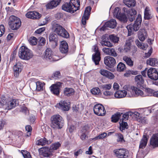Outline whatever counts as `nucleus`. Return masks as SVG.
<instances>
[{"label": "nucleus", "mask_w": 158, "mask_h": 158, "mask_svg": "<svg viewBox=\"0 0 158 158\" xmlns=\"http://www.w3.org/2000/svg\"><path fill=\"white\" fill-rule=\"evenodd\" d=\"M61 77L60 73L59 71H56L53 73L52 75L51 79H57L60 78Z\"/></svg>", "instance_id": "45"}, {"label": "nucleus", "mask_w": 158, "mask_h": 158, "mask_svg": "<svg viewBox=\"0 0 158 158\" xmlns=\"http://www.w3.org/2000/svg\"><path fill=\"white\" fill-rule=\"evenodd\" d=\"M81 106L80 105H78L73 106V108L74 111H75L76 112H77L80 111L81 109Z\"/></svg>", "instance_id": "61"}, {"label": "nucleus", "mask_w": 158, "mask_h": 158, "mask_svg": "<svg viewBox=\"0 0 158 158\" xmlns=\"http://www.w3.org/2000/svg\"><path fill=\"white\" fill-rule=\"evenodd\" d=\"M105 64L110 68H113L115 65L116 61L114 58L110 56H106L104 58Z\"/></svg>", "instance_id": "12"}, {"label": "nucleus", "mask_w": 158, "mask_h": 158, "mask_svg": "<svg viewBox=\"0 0 158 158\" xmlns=\"http://www.w3.org/2000/svg\"><path fill=\"white\" fill-rule=\"evenodd\" d=\"M100 73L102 75L110 79H113L114 77V76L113 74L110 72L105 69L100 70Z\"/></svg>", "instance_id": "29"}, {"label": "nucleus", "mask_w": 158, "mask_h": 158, "mask_svg": "<svg viewBox=\"0 0 158 158\" xmlns=\"http://www.w3.org/2000/svg\"><path fill=\"white\" fill-rule=\"evenodd\" d=\"M33 56L31 50L25 46H21L19 49V56L21 59L28 60L31 58Z\"/></svg>", "instance_id": "3"}, {"label": "nucleus", "mask_w": 158, "mask_h": 158, "mask_svg": "<svg viewBox=\"0 0 158 158\" xmlns=\"http://www.w3.org/2000/svg\"><path fill=\"white\" fill-rule=\"evenodd\" d=\"M9 24L12 30H16L20 27L21 23L19 18L12 15L10 17Z\"/></svg>", "instance_id": "4"}, {"label": "nucleus", "mask_w": 158, "mask_h": 158, "mask_svg": "<svg viewBox=\"0 0 158 158\" xmlns=\"http://www.w3.org/2000/svg\"><path fill=\"white\" fill-rule=\"evenodd\" d=\"M69 3L76 9H77V10L80 9V2L79 0H70Z\"/></svg>", "instance_id": "34"}, {"label": "nucleus", "mask_w": 158, "mask_h": 158, "mask_svg": "<svg viewBox=\"0 0 158 158\" xmlns=\"http://www.w3.org/2000/svg\"><path fill=\"white\" fill-rule=\"evenodd\" d=\"M53 52L50 48H47L45 51L44 58L47 60L54 61Z\"/></svg>", "instance_id": "22"}, {"label": "nucleus", "mask_w": 158, "mask_h": 158, "mask_svg": "<svg viewBox=\"0 0 158 158\" xmlns=\"http://www.w3.org/2000/svg\"><path fill=\"white\" fill-rule=\"evenodd\" d=\"M117 141L118 142H120L121 143L125 142V140L124 139L123 136L122 134L120 133L118 134Z\"/></svg>", "instance_id": "58"}, {"label": "nucleus", "mask_w": 158, "mask_h": 158, "mask_svg": "<svg viewBox=\"0 0 158 158\" xmlns=\"http://www.w3.org/2000/svg\"><path fill=\"white\" fill-rule=\"evenodd\" d=\"M52 25V30L55 33L65 38H69V34L62 26L55 23H53Z\"/></svg>", "instance_id": "2"}, {"label": "nucleus", "mask_w": 158, "mask_h": 158, "mask_svg": "<svg viewBox=\"0 0 158 158\" xmlns=\"http://www.w3.org/2000/svg\"><path fill=\"white\" fill-rule=\"evenodd\" d=\"M106 135L107 133L106 132H103L94 137L93 139L95 140L97 139H102L105 138Z\"/></svg>", "instance_id": "54"}, {"label": "nucleus", "mask_w": 158, "mask_h": 158, "mask_svg": "<svg viewBox=\"0 0 158 158\" xmlns=\"http://www.w3.org/2000/svg\"><path fill=\"white\" fill-rule=\"evenodd\" d=\"M157 63L158 61L157 59L155 58H150L146 61L147 64L153 66L156 65V64H157Z\"/></svg>", "instance_id": "39"}, {"label": "nucleus", "mask_w": 158, "mask_h": 158, "mask_svg": "<svg viewBox=\"0 0 158 158\" xmlns=\"http://www.w3.org/2000/svg\"><path fill=\"white\" fill-rule=\"evenodd\" d=\"M19 105V102L18 99L12 98L7 102L5 107L6 109L10 110L15 108Z\"/></svg>", "instance_id": "10"}, {"label": "nucleus", "mask_w": 158, "mask_h": 158, "mask_svg": "<svg viewBox=\"0 0 158 158\" xmlns=\"http://www.w3.org/2000/svg\"><path fill=\"white\" fill-rule=\"evenodd\" d=\"M102 88L104 90H109L111 87V84H105L102 86Z\"/></svg>", "instance_id": "60"}, {"label": "nucleus", "mask_w": 158, "mask_h": 158, "mask_svg": "<svg viewBox=\"0 0 158 158\" xmlns=\"http://www.w3.org/2000/svg\"><path fill=\"white\" fill-rule=\"evenodd\" d=\"M48 143V140L45 137L41 139L36 142V144L38 145L43 146Z\"/></svg>", "instance_id": "38"}, {"label": "nucleus", "mask_w": 158, "mask_h": 158, "mask_svg": "<svg viewBox=\"0 0 158 158\" xmlns=\"http://www.w3.org/2000/svg\"><path fill=\"white\" fill-rule=\"evenodd\" d=\"M138 37L139 40L141 41H143L147 37V33L146 32H139Z\"/></svg>", "instance_id": "44"}, {"label": "nucleus", "mask_w": 158, "mask_h": 158, "mask_svg": "<svg viewBox=\"0 0 158 158\" xmlns=\"http://www.w3.org/2000/svg\"><path fill=\"white\" fill-rule=\"evenodd\" d=\"M62 84L61 82H58L52 85L50 87V89L51 92L55 95L57 96L59 95Z\"/></svg>", "instance_id": "9"}, {"label": "nucleus", "mask_w": 158, "mask_h": 158, "mask_svg": "<svg viewBox=\"0 0 158 158\" xmlns=\"http://www.w3.org/2000/svg\"><path fill=\"white\" fill-rule=\"evenodd\" d=\"M120 8L118 7H116L114 10V16H115L117 18H118L119 15H120L122 14L120 12Z\"/></svg>", "instance_id": "53"}, {"label": "nucleus", "mask_w": 158, "mask_h": 158, "mask_svg": "<svg viewBox=\"0 0 158 158\" xmlns=\"http://www.w3.org/2000/svg\"><path fill=\"white\" fill-rule=\"evenodd\" d=\"M138 71H134L132 70H129L126 71L125 73L124 74L125 77H128L131 75H136L138 74Z\"/></svg>", "instance_id": "46"}, {"label": "nucleus", "mask_w": 158, "mask_h": 158, "mask_svg": "<svg viewBox=\"0 0 158 158\" xmlns=\"http://www.w3.org/2000/svg\"><path fill=\"white\" fill-rule=\"evenodd\" d=\"M123 59L128 66L132 67L133 65L134 61L131 60L130 57H128L127 56H125L123 57Z\"/></svg>", "instance_id": "35"}, {"label": "nucleus", "mask_w": 158, "mask_h": 158, "mask_svg": "<svg viewBox=\"0 0 158 158\" xmlns=\"http://www.w3.org/2000/svg\"><path fill=\"white\" fill-rule=\"evenodd\" d=\"M131 89L133 92L134 93L136 96L140 95L142 97H145L146 96H154V91L150 88H148L145 89V92L146 93L145 95L144 94L142 90L134 86H131Z\"/></svg>", "instance_id": "5"}, {"label": "nucleus", "mask_w": 158, "mask_h": 158, "mask_svg": "<svg viewBox=\"0 0 158 158\" xmlns=\"http://www.w3.org/2000/svg\"><path fill=\"white\" fill-rule=\"evenodd\" d=\"M21 153L24 158H32L30 153L27 151L22 150Z\"/></svg>", "instance_id": "56"}, {"label": "nucleus", "mask_w": 158, "mask_h": 158, "mask_svg": "<svg viewBox=\"0 0 158 158\" xmlns=\"http://www.w3.org/2000/svg\"><path fill=\"white\" fill-rule=\"evenodd\" d=\"M7 102L6 100V97L4 95L1 96L0 97V104L1 105L5 106Z\"/></svg>", "instance_id": "50"}, {"label": "nucleus", "mask_w": 158, "mask_h": 158, "mask_svg": "<svg viewBox=\"0 0 158 158\" xmlns=\"http://www.w3.org/2000/svg\"><path fill=\"white\" fill-rule=\"evenodd\" d=\"M122 114L119 112L113 114L111 117V121L112 122L116 123L119 120L120 117L122 116Z\"/></svg>", "instance_id": "33"}, {"label": "nucleus", "mask_w": 158, "mask_h": 158, "mask_svg": "<svg viewBox=\"0 0 158 158\" xmlns=\"http://www.w3.org/2000/svg\"><path fill=\"white\" fill-rule=\"evenodd\" d=\"M120 114H122V118L121 120L122 121H124V120H126L128 119V114L126 112L124 114H123L122 113H120Z\"/></svg>", "instance_id": "63"}, {"label": "nucleus", "mask_w": 158, "mask_h": 158, "mask_svg": "<svg viewBox=\"0 0 158 158\" xmlns=\"http://www.w3.org/2000/svg\"><path fill=\"white\" fill-rule=\"evenodd\" d=\"M49 40L50 42H54L55 43V47L58 44V38L57 35L54 33H51L49 35Z\"/></svg>", "instance_id": "24"}, {"label": "nucleus", "mask_w": 158, "mask_h": 158, "mask_svg": "<svg viewBox=\"0 0 158 158\" xmlns=\"http://www.w3.org/2000/svg\"><path fill=\"white\" fill-rule=\"evenodd\" d=\"M123 3L129 7H133L135 5V0H124Z\"/></svg>", "instance_id": "37"}, {"label": "nucleus", "mask_w": 158, "mask_h": 158, "mask_svg": "<svg viewBox=\"0 0 158 158\" xmlns=\"http://www.w3.org/2000/svg\"><path fill=\"white\" fill-rule=\"evenodd\" d=\"M56 106L64 111H68L70 108V104L65 101H61L56 104Z\"/></svg>", "instance_id": "18"}, {"label": "nucleus", "mask_w": 158, "mask_h": 158, "mask_svg": "<svg viewBox=\"0 0 158 158\" xmlns=\"http://www.w3.org/2000/svg\"><path fill=\"white\" fill-rule=\"evenodd\" d=\"M91 9V8L90 6H87L85 8L81 19V23L83 25L86 24V20H88L89 17Z\"/></svg>", "instance_id": "15"}, {"label": "nucleus", "mask_w": 158, "mask_h": 158, "mask_svg": "<svg viewBox=\"0 0 158 158\" xmlns=\"http://www.w3.org/2000/svg\"><path fill=\"white\" fill-rule=\"evenodd\" d=\"M102 50L104 52L110 56L114 57L117 56H118L117 53L115 51L114 49L113 48H103Z\"/></svg>", "instance_id": "25"}, {"label": "nucleus", "mask_w": 158, "mask_h": 158, "mask_svg": "<svg viewBox=\"0 0 158 158\" xmlns=\"http://www.w3.org/2000/svg\"><path fill=\"white\" fill-rule=\"evenodd\" d=\"M114 152L116 156L119 158H127L128 152L125 149H119L114 150Z\"/></svg>", "instance_id": "13"}, {"label": "nucleus", "mask_w": 158, "mask_h": 158, "mask_svg": "<svg viewBox=\"0 0 158 158\" xmlns=\"http://www.w3.org/2000/svg\"><path fill=\"white\" fill-rule=\"evenodd\" d=\"M40 154L45 157H50L53 156L52 151L49 147H44L39 149Z\"/></svg>", "instance_id": "8"}, {"label": "nucleus", "mask_w": 158, "mask_h": 158, "mask_svg": "<svg viewBox=\"0 0 158 158\" xmlns=\"http://www.w3.org/2000/svg\"><path fill=\"white\" fill-rule=\"evenodd\" d=\"M45 30V27H43L40 28L37 30H36L35 31V33H36L37 34H40L42 32L44 31Z\"/></svg>", "instance_id": "62"}, {"label": "nucleus", "mask_w": 158, "mask_h": 158, "mask_svg": "<svg viewBox=\"0 0 158 158\" xmlns=\"http://www.w3.org/2000/svg\"><path fill=\"white\" fill-rule=\"evenodd\" d=\"M125 65L122 62L119 63L117 67V71L119 72H123L126 69Z\"/></svg>", "instance_id": "43"}, {"label": "nucleus", "mask_w": 158, "mask_h": 158, "mask_svg": "<svg viewBox=\"0 0 158 158\" xmlns=\"http://www.w3.org/2000/svg\"><path fill=\"white\" fill-rule=\"evenodd\" d=\"M126 27L128 31V35L130 36L131 35L132 32L133 31V26L131 24H129Z\"/></svg>", "instance_id": "57"}, {"label": "nucleus", "mask_w": 158, "mask_h": 158, "mask_svg": "<svg viewBox=\"0 0 158 158\" xmlns=\"http://www.w3.org/2000/svg\"><path fill=\"white\" fill-rule=\"evenodd\" d=\"M147 75L148 77L152 80L156 81L158 79V72L156 69L150 68L148 70Z\"/></svg>", "instance_id": "11"}, {"label": "nucleus", "mask_w": 158, "mask_h": 158, "mask_svg": "<svg viewBox=\"0 0 158 158\" xmlns=\"http://www.w3.org/2000/svg\"><path fill=\"white\" fill-rule=\"evenodd\" d=\"M116 25L117 23L116 20L114 19H111L106 22L105 24L101 28V30L104 31L107 29V27L114 28L116 27Z\"/></svg>", "instance_id": "14"}, {"label": "nucleus", "mask_w": 158, "mask_h": 158, "mask_svg": "<svg viewBox=\"0 0 158 158\" xmlns=\"http://www.w3.org/2000/svg\"><path fill=\"white\" fill-rule=\"evenodd\" d=\"M152 18L151 14H150V10L148 7H146L144 12V19H145L149 20Z\"/></svg>", "instance_id": "36"}, {"label": "nucleus", "mask_w": 158, "mask_h": 158, "mask_svg": "<svg viewBox=\"0 0 158 158\" xmlns=\"http://www.w3.org/2000/svg\"><path fill=\"white\" fill-rule=\"evenodd\" d=\"M100 52H96L92 55V60L96 65H98L101 59Z\"/></svg>", "instance_id": "28"}, {"label": "nucleus", "mask_w": 158, "mask_h": 158, "mask_svg": "<svg viewBox=\"0 0 158 158\" xmlns=\"http://www.w3.org/2000/svg\"><path fill=\"white\" fill-rule=\"evenodd\" d=\"M61 1V0H52L46 5V7L49 9H53L58 5Z\"/></svg>", "instance_id": "26"}, {"label": "nucleus", "mask_w": 158, "mask_h": 158, "mask_svg": "<svg viewBox=\"0 0 158 158\" xmlns=\"http://www.w3.org/2000/svg\"><path fill=\"white\" fill-rule=\"evenodd\" d=\"M120 131L123 132V130L125 129H127L128 128V126L127 123L126 122H124L123 121H121L120 120Z\"/></svg>", "instance_id": "42"}, {"label": "nucleus", "mask_w": 158, "mask_h": 158, "mask_svg": "<svg viewBox=\"0 0 158 158\" xmlns=\"http://www.w3.org/2000/svg\"><path fill=\"white\" fill-rule=\"evenodd\" d=\"M5 32V27L3 25H0V37H1L4 33Z\"/></svg>", "instance_id": "64"}, {"label": "nucleus", "mask_w": 158, "mask_h": 158, "mask_svg": "<svg viewBox=\"0 0 158 158\" xmlns=\"http://www.w3.org/2000/svg\"><path fill=\"white\" fill-rule=\"evenodd\" d=\"M118 18L123 23H126L128 20L127 17L124 14H122L120 15H119Z\"/></svg>", "instance_id": "47"}, {"label": "nucleus", "mask_w": 158, "mask_h": 158, "mask_svg": "<svg viewBox=\"0 0 158 158\" xmlns=\"http://www.w3.org/2000/svg\"><path fill=\"white\" fill-rule=\"evenodd\" d=\"M148 138L146 135H143L142 139L140 141L139 148H144L147 145Z\"/></svg>", "instance_id": "32"}, {"label": "nucleus", "mask_w": 158, "mask_h": 158, "mask_svg": "<svg viewBox=\"0 0 158 158\" xmlns=\"http://www.w3.org/2000/svg\"><path fill=\"white\" fill-rule=\"evenodd\" d=\"M123 10L127 15L128 20L130 22H132L135 20L137 16V11L134 9L127 10V9L124 7Z\"/></svg>", "instance_id": "6"}, {"label": "nucleus", "mask_w": 158, "mask_h": 158, "mask_svg": "<svg viewBox=\"0 0 158 158\" xmlns=\"http://www.w3.org/2000/svg\"><path fill=\"white\" fill-rule=\"evenodd\" d=\"M93 110L94 113L98 116H103L106 112L104 106L101 104L95 105Z\"/></svg>", "instance_id": "7"}, {"label": "nucleus", "mask_w": 158, "mask_h": 158, "mask_svg": "<svg viewBox=\"0 0 158 158\" xmlns=\"http://www.w3.org/2000/svg\"><path fill=\"white\" fill-rule=\"evenodd\" d=\"M91 93L94 95H99L100 92V90L98 87L93 88L91 90Z\"/></svg>", "instance_id": "52"}, {"label": "nucleus", "mask_w": 158, "mask_h": 158, "mask_svg": "<svg viewBox=\"0 0 158 158\" xmlns=\"http://www.w3.org/2000/svg\"><path fill=\"white\" fill-rule=\"evenodd\" d=\"M26 130L27 131V134L25 135L26 137H29L31 135L30 133L32 131V127L30 125H27L25 127Z\"/></svg>", "instance_id": "55"}, {"label": "nucleus", "mask_w": 158, "mask_h": 158, "mask_svg": "<svg viewBox=\"0 0 158 158\" xmlns=\"http://www.w3.org/2000/svg\"><path fill=\"white\" fill-rule=\"evenodd\" d=\"M62 9L65 11L71 13H73L77 10L69 3L66 2L63 5L62 7Z\"/></svg>", "instance_id": "17"}, {"label": "nucleus", "mask_w": 158, "mask_h": 158, "mask_svg": "<svg viewBox=\"0 0 158 158\" xmlns=\"http://www.w3.org/2000/svg\"><path fill=\"white\" fill-rule=\"evenodd\" d=\"M142 22L141 16L140 14L138 15L135 21L134 24L132 25L133 27V31H137L141 26Z\"/></svg>", "instance_id": "20"}, {"label": "nucleus", "mask_w": 158, "mask_h": 158, "mask_svg": "<svg viewBox=\"0 0 158 158\" xmlns=\"http://www.w3.org/2000/svg\"><path fill=\"white\" fill-rule=\"evenodd\" d=\"M127 92L125 90L118 91L114 94V97L117 98H121L124 97L127 95Z\"/></svg>", "instance_id": "31"}, {"label": "nucleus", "mask_w": 158, "mask_h": 158, "mask_svg": "<svg viewBox=\"0 0 158 158\" xmlns=\"http://www.w3.org/2000/svg\"><path fill=\"white\" fill-rule=\"evenodd\" d=\"M131 43L130 42H127L124 46L123 51L124 52H127L129 51L131 49Z\"/></svg>", "instance_id": "48"}, {"label": "nucleus", "mask_w": 158, "mask_h": 158, "mask_svg": "<svg viewBox=\"0 0 158 158\" xmlns=\"http://www.w3.org/2000/svg\"><path fill=\"white\" fill-rule=\"evenodd\" d=\"M23 68L22 66L19 63H17L15 64L13 67L14 71V74L15 77H18L19 73L22 71Z\"/></svg>", "instance_id": "23"}, {"label": "nucleus", "mask_w": 158, "mask_h": 158, "mask_svg": "<svg viewBox=\"0 0 158 158\" xmlns=\"http://www.w3.org/2000/svg\"><path fill=\"white\" fill-rule=\"evenodd\" d=\"M7 123L6 120L5 119H2L0 121V130L2 129L4 125Z\"/></svg>", "instance_id": "59"}, {"label": "nucleus", "mask_w": 158, "mask_h": 158, "mask_svg": "<svg viewBox=\"0 0 158 158\" xmlns=\"http://www.w3.org/2000/svg\"><path fill=\"white\" fill-rule=\"evenodd\" d=\"M101 44L102 46H105L111 47L113 46L112 44L110 41H107L106 40H102L101 42Z\"/></svg>", "instance_id": "49"}, {"label": "nucleus", "mask_w": 158, "mask_h": 158, "mask_svg": "<svg viewBox=\"0 0 158 158\" xmlns=\"http://www.w3.org/2000/svg\"><path fill=\"white\" fill-rule=\"evenodd\" d=\"M75 93L74 90L72 88L66 87L64 90V94L68 97L73 95Z\"/></svg>", "instance_id": "30"}, {"label": "nucleus", "mask_w": 158, "mask_h": 158, "mask_svg": "<svg viewBox=\"0 0 158 158\" xmlns=\"http://www.w3.org/2000/svg\"><path fill=\"white\" fill-rule=\"evenodd\" d=\"M41 16L40 14L35 11L28 12L26 15L27 18L32 19H39Z\"/></svg>", "instance_id": "19"}, {"label": "nucleus", "mask_w": 158, "mask_h": 158, "mask_svg": "<svg viewBox=\"0 0 158 158\" xmlns=\"http://www.w3.org/2000/svg\"><path fill=\"white\" fill-rule=\"evenodd\" d=\"M135 80L138 88L143 87L144 81L141 75L139 74L135 76Z\"/></svg>", "instance_id": "21"}, {"label": "nucleus", "mask_w": 158, "mask_h": 158, "mask_svg": "<svg viewBox=\"0 0 158 158\" xmlns=\"http://www.w3.org/2000/svg\"><path fill=\"white\" fill-rule=\"evenodd\" d=\"M60 52L62 54H66L69 51V46L67 42L64 40L60 41L59 48Z\"/></svg>", "instance_id": "16"}, {"label": "nucleus", "mask_w": 158, "mask_h": 158, "mask_svg": "<svg viewBox=\"0 0 158 158\" xmlns=\"http://www.w3.org/2000/svg\"><path fill=\"white\" fill-rule=\"evenodd\" d=\"M108 40H110L114 43H118L119 40V38L116 36L115 35L112 34L109 35L107 38Z\"/></svg>", "instance_id": "40"}, {"label": "nucleus", "mask_w": 158, "mask_h": 158, "mask_svg": "<svg viewBox=\"0 0 158 158\" xmlns=\"http://www.w3.org/2000/svg\"><path fill=\"white\" fill-rule=\"evenodd\" d=\"M60 146L61 144L59 142H57L52 144L49 148L53 152L54 150L58 149Z\"/></svg>", "instance_id": "41"}, {"label": "nucleus", "mask_w": 158, "mask_h": 158, "mask_svg": "<svg viewBox=\"0 0 158 158\" xmlns=\"http://www.w3.org/2000/svg\"><path fill=\"white\" fill-rule=\"evenodd\" d=\"M36 89L37 91H40L43 90L44 85L40 81H37L36 82Z\"/></svg>", "instance_id": "51"}, {"label": "nucleus", "mask_w": 158, "mask_h": 158, "mask_svg": "<svg viewBox=\"0 0 158 158\" xmlns=\"http://www.w3.org/2000/svg\"><path fill=\"white\" fill-rule=\"evenodd\" d=\"M150 144L153 147H158V134L152 135L150 139Z\"/></svg>", "instance_id": "27"}, {"label": "nucleus", "mask_w": 158, "mask_h": 158, "mask_svg": "<svg viewBox=\"0 0 158 158\" xmlns=\"http://www.w3.org/2000/svg\"><path fill=\"white\" fill-rule=\"evenodd\" d=\"M64 121L60 115H54L51 118V127L54 129H60L64 126Z\"/></svg>", "instance_id": "1"}]
</instances>
